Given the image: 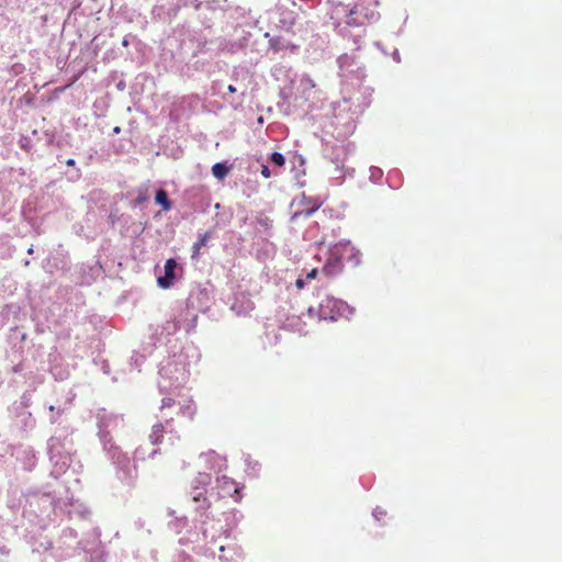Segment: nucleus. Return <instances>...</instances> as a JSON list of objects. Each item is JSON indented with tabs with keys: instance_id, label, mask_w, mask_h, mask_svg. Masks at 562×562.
<instances>
[{
	"instance_id": "nucleus-1",
	"label": "nucleus",
	"mask_w": 562,
	"mask_h": 562,
	"mask_svg": "<svg viewBox=\"0 0 562 562\" xmlns=\"http://www.w3.org/2000/svg\"><path fill=\"white\" fill-rule=\"evenodd\" d=\"M348 252H353L351 243L347 241L334 245L329 250L328 259L322 272L328 278L338 274L342 270V261Z\"/></svg>"
},
{
	"instance_id": "nucleus-2",
	"label": "nucleus",
	"mask_w": 562,
	"mask_h": 562,
	"mask_svg": "<svg viewBox=\"0 0 562 562\" xmlns=\"http://www.w3.org/2000/svg\"><path fill=\"white\" fill-rule=\"evenodd\" d=\"M340 305H341L340 301H338L334 297H330V296H326L319 303V308H318L319 317L324 318V319H331V321L335 319L336 314L340 310Z\"/></svg>"
},
{
	"instance_id": "nucleus-3",
	"label": "nucleus",
	"mask_w": 562,
	"mask_h": 562,
	"mask_svg": "<svg viewBox=\"0 0 562 562\" xmlns=\"http://www.w3.org/2000/svg\"><path fill=\"white\" fill-rule=\"evenodd\" d=\"M176 268L177 261L173 258H169L165 263V276L157 279V283L161 289H169L173 284Z\"/></svg>"
},
{
	"instance_id": "nucleus-4",
	"label": "nucleus",
	"mask_w": 562,
	"mask_h": 562,
	"mask_svg": "<svg viewBox=\"0 0 562 562\" xmlns=\"http://www.w3.org/2000/svg\"><path fill=\"white\" fill-rule=\"evenodd\" d=\"M216 483L217 486L223 490V493H218L222 497L225 495H231L232 493H237L236 483L225 475L217 477Z\"/></svg>"
},
{
	"instance_id": "nucleus-5",
	"label": "nucleus",
	"mask_w": 562,
	"mask_h": 562,
	"mask_svg": "<svg viewBox=\"0 0 562 562\" xmlns=\"http://www.w3.org/2000/svg\"><path fill=\"white\" fill-rule=\"evenodd\" d=\"M193 501L198 503L196 509L205 513L206 509L210 507V502L207 501L205 496V491L200 490V487H193Z\"/></svg>"
},
{
	"instance_id": "nucleus-6",
	"label": "nucleus",
	"mask_w": 562,
	"mask_h": 562,
	"mask_svg": "<svg viewBox=\"0 0 562 562\" xmlns=\"http://www.w3.org/2000/svg\"><path fill=\"white\" fill-rule=\"evenodd\" d=\"M164 425L161 423L155 424L151 428V432L149 435L150 442L153 445H159L162 442L164 438Z\"/></svg>"
},
{
	"instance_id": "nucleus-7",
	"label": "nucleus",
	"mask_w": 562,
	"mask_h": 562,
	"mask_svg": "<svg viewBox=\"0 0 562 562\" xmlns=\"http://www.w3.org/2000/svg\"><path fill=\"white\" fill-rule=\"evenodd\" d=\"M228 172L229 167L224 162H216L212 166V173L218 180H223Z\"/></svg>"
},
{
	"instance_id": "nucleus-8",
	"label": "nucleus",
	"mask_w": 562,
	"mask_h": 562,
	"mask_svg": "<svg viewBox=\"0 0 562 562\" xmlns=\"http://www.w3.org/2000/svg\"><path fill=\"white\" fill-rule=\"evenodd\" d=\"M155 201L156 203L160 204L165 211H169L171 209V203L168 199V194L162 189L156 191Z\"/></svg>"
},
{
	"instance_id": "nucleus-9",
	"label": "nucleus",
	"mask_w": 562,
	"mask_h": 562,
	"mask_svg": "<svg viewBox=\"0 0 562 562\" xmlns=\"http://www.w3.org/2000/svg\"><path fill=\"white\" fill-rule=\"evenodd\" d=\"M211 483V475L209 473H199L193 481V487H200L205 491L206 486Z\"/></svg>"
},
{
	"instance_id": "nucleus-10",
	"label": "nucleus",
	"mask_w": 562,
	"mask_h": 562,
	"mask_svg": "<svg viewBox=\"0 0 562 562\" xmlns=\"http://www.w3.org/2000/svg\"><path fill=\"white\" fill-rule=\"evenodd\" d=\"M195 413H196V408L194 406V404L190 403L188 405H183L181 408H180V414L184 417H187L189 420H192L195 416Z\"/></svg>"
},
{
	"instance_id": "nucleus-11",
	"label": "nucleus",
	"mask_w": 562,
	"mask_h": 562,
	"mask_svg": "<svg viewBox=\"0 0 562 562\" xmlns=\"http://www.w3.org/2000/svg\"><path fill=\"white\" fill-rule=\"evenodd\" d=\"M270 161L279 167H283L285 165L284 156L277 151L271 154Z\"/></svg>"
},
{
	"instance_id": "nucleus-12",
	"label": "nucleus",
	"mask_w": 562,
	"mask_h": 562,
	"mask_svg": "<svg viewBox=\"0 0 562 562\" xmlns=\"http://www.w3.org/2000/svg\"><path fill=\"white\" fill-rule=\"evenodd\" d=\"M269 46L273 52H279L284 48L280 37H272L269 40Z\"/></svg>"
},
{
	"instance_id": "nucleus-13",
	"label": "nucleus",
	"mask_w": 562,
	"mask_h": 562,
	"mask_svg": "<svg viewBox=\"0 0 562 562\" xmlns=\"http://www.w3.org/2000/svg\"><path fill=\"white\" fill-rule=\"evenodd\" d=\"M209 238H210V234L205 233L196 243H194V245H193L194 255L199 254L201 247L205 246Z\"/></svg>"
},
{
	"instance_id": "nucleus-14",
	"label": "nucleus",
	"mask_w": 562,
	"mask_h": 562,
	"mask_svg": "<svg viewBox=\"0 0 562 562\" xmlns=\"http://www.w3.org/2000/svg\"><path fill=\"white\" fill-rule=\"evenodd\" d=\"M345 259L352 262V265L357 266L360 263V252L353 247V252H348Z\"/></svg>"
},
{
	"instance_id": "nucleus-15",
	"label": "nucleus",
	"mask_w": 562,
	"mask_h": 562,
	"mask_svg": "<svg viewBox=\"0 0 562 562\" xmlns=\"http://www.w3.org/2000/svg\"><path fill=\"white\" fill-rule=\"evenodd\" d=\"M148 200V194L146 191H139L137 198L134 200V205H139Z\"/></svg>"
},
{
	"instance_id": "nucleus-16",
	"label": "nucleus",
	"mask_w": 562,
	"mask_h": 562,
	"mask_svg": "<svg viewBox=\"0 0 562 562\" xmlns=\"http://www.w3.org/2000/svg\"><path fill=\"white\" fill-rule=\"evenodd\" d=\"M173 405H175V400H172L170 397H165L161 400V409L171 407Z\"/></svg>"
},
{
	"instance_id": "nucleus-17",
	"label": "nucleus",
	"mask_w": 562,
	"mask_h": 562,
	"mask_svg": "<svg viewBox=\"0 0 562 562\" xmlns=\"http://www.w3.org/2000/svg\"><path fill=\"white\" fill-rule=\"evenodd\" d=\"M261 176L266 179L271 177V170L269 169V167L267 165L261 166Z\"/></svg>"
},
{
	"instance_id": "nucleus-18",
	"label": "nucleus",
	"mask_w": 562,
	"mask_h": 562,
	"mask_svg": "<svg viewBox=\"0 0 562 562\" xmlns=\"http://www.w3.org/2000/svg\"><path fill=\"white\" fill-rule=\"evenodd\" d=\"M318 271L316 268L312 269L307 274H306V279L307 280H313L316 278Z\"/></svg>"
},
{
	"instance_id": "nucleus-19",
	"label": "nucleus",
	"mask_w": 562,
	"mask_h": 562,
	"mask_svg": "<svg viewBox=\"0 0 562 562\" xmlns=\"http://www.w3.org/2000/svg\"><path fill=\"white\" fill-rule=\"evenodd\" d=\"M304 284H305V283H304V280H303V279H297V280L295 281V285H296V288H297V289H303V288H304Z\"/></svg>"
},
{
	"instance_id": "nucleus-20",
	"label": "nucleus",
	"mask_w": 562,
	"mask_h": 562,
	"mask_svg": "<svg viewBox=\"0 0 562 562\" xmlns=\"http://www.w3.org/2000/svg\"><path fill=\"white\" fill-rule=\"evenodd\" d=\"M358 12H359V8H358V5H355V7L350 10L349 15L357 14Z\"/></svg>"
},
{
	"instance_id": "nucleus-21",
	"label": "nucleus",
	"mask_w": 562,
	"mask_h": 562,
	"mask_svg": "<svg viewBox=\"0 0 562 562\" xmlns=\"http://www.w3.org/2000/svg\"><path fill=\"white\" fill-rule=\"evenodd\" d=\"M75 164H76V162H75V160H74V159H68V160L66 161V165H67V166H69V167L75 166Z\"/></svg>"
},
{
	"instance_id": "nucleus-22",
	"label": "nucleus",
	"mask_w": 562,
	"mask_h": 562,
	"mask_svg": "<svg viewBox=\"0 0 562 562\" xmlns=\"http://www.w3.org/2000/svg\"><path fill=\"white\" fill-rule=\"evenodd\" d=\"M227 89H228V91L231 93H235L236 92V88L233 85H229Z\"/></svg>"
},
{
	"instance_id": "nucleus-23",
	"label": "nucleus",
	"mask_w": 562,
	"mask_h": 562,
	"mask_svg": "<svg viewBox=\"0 0 562 562\" xmlns=\"http://www.w3.org/2000/svg\"><path fill=\"white\" fill-rule=\"evenodd\" d=\"M113 132H114L115 134H120V133H121V127H120V126H115V127L113 128Z\"/></svg>"
}]
</instances>
